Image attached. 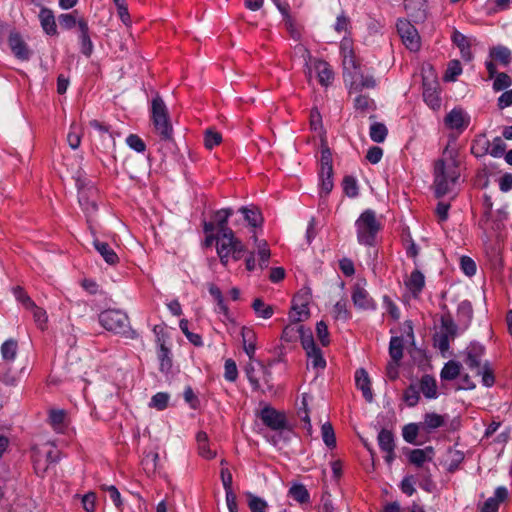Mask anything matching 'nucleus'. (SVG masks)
Returning <instances> with one entry per match:
<instances>
[{
	"mask_svg": "<svg viewBox=\"0 0 512 512\" xmlns=\"http://www.w3.org/2000/svg\"><path fill=\"white\" fill-rule=\"evenodd\" d=\"M126 142L128 146L136 152H144L146 145L144 141L136 134H131L127 137Z\"/></svg>",
	"mask_w": 512,
	"mask_h": 512,
	"instance_id": "nucleus-64",
	"label": "nucleus"
},
{
	"mask_svg": "<svg viewBox=\"0 0 512 512\" xmlns=\"http://www.w3.org/2000/svg\"><path fill=\"white\" fill-rule=\"evenodd\" d=\"M444 122L450 129L463 130L467 126L464 112L461 109L451 110L445 117Z\"/></svg>",
	"mask_w": 512,
	"mask_h": 512,
	"instance_id": "nucleus-22",
	"label": "nucleus"
},
{
	"mask_svg": "<svg viewBox=\"0 0 512 512\" xmlns=\"http://www.w3.org/2000/svg\"><path fill=\"white\" fill-rule=\"evenodd\" d=\"M93 245L107 264L116 265L119 262L118 255L108 243L95 239Z\"/></svg>",
	"mask_w": 512,
	"mask_h": 512,
	"instance_id": "nucleus-21",
	"label": "nucleus"
},
{
	"mask_svg": "<svg viewBox=\"0 0 512 512\" xmlns=\"http://www.w3.org/2000/svg\"><path fill=\"white\" fill-rule=\"evenodd\" d=\"M38 17L41 27L47 35L54 36L58 34L55 16L51 9L42 7Z\"/></svg>",
	"mask_w": 512,
	"mask_h": 512,
	"instance_id": "nucleus-13",
	"label": "nucleus"
},
{
	"mask_svg": "<svg viewBox=\"0 0 512 512\" xmlns=\"http://www.w3.org/2000/svg\"><path fill=\"white\" fill-rule=\"evenodd\" d=\"M159 349L157 357L160 363V371L163 373H169L172 368V355L170 349L166 346L165 340L158 337Z\"/></svg>",
	"mask_w": 512,
	"mask_h": 512,
	"instance_id": "nucleus-19",
	"label": "nucleus"
},
{
	"mask_svg": "<svg viewBox=\"0 0 512 512\" xmlns=\"http://www.w3.org/2000/svg\"><path fill=\"white\" fill-rule=\"evenodd\" d=\"M426 0H404V7L409 16L417 19L424 17Z\"/></svg>",
	"mask_w": 512,
	"mask_h": 512,
	"instance_id": "nucleus-30",
	"label": "nucleus"
},
{
	"mask_svg": "<svg viewBox=\"0 0 512 512\" xmlns=\"http://www.w3.org/2000/svg\"><path fill=\"white\" fill-rule=\"evenodd\" d=\"M418 388L428 399H434L438 395L436 380L429 374H425L421 377Z\"/></svg>",
	"mask_w": 512,
	"mask_h": 512,
	"instance_id": "nucleus-23",
	"label": "nucleus"
},
{
	"mask_svg": "<svg viewBox=\"0 0 512 512\" xmlns=\"http://www.w3.org/2000/svg\"><path fill=\"white\" fill-rule=\"evenodd\" d=\"M489 56L492 60L498 62L504 67L509 66L512 61L511 50L503 45H496L491 47L489 50Z\"/></svg>",
	"mask_w": 512,
	"mask_h": 512,
	"instance_id": "nucleus-20",
	"label": "nucleus"
},
{
	"mask_svg": "<svg viewBox=\"0 0 512 512\" xmlns=\"http://www.w3.org/2000/svg\"><path fill=\"white\" fill-rule=\"evenodd\" d=\"M18 344L16 340L8 339L1 346V355L5 361H13L16 358Z\"/></svg>",
	"mask_w": 512,
	"mask_h": 512,
	"instance_id": "nucleus-41",
	"label": "nucleus"
},
{
	"mask_svg": "<svg viewBox=\"0 0 512 512\" xmlns=\"http://www.w3.org/2000/svg\"><path fill=\"white\" fill-rule=\"evenodd\" d=\"M389 354L394 362H400L403 357V340L401 337H392L389 343Z\"/></svg>",
	"mask_w": 512,
	"mask_h": 512,
	"instance_id": "nucleus-38",
	"label": "nucleus"
},
{
	"mask_svg": "<svg viewBox=\"0 0 512 512\" xmlns=\"http://www.w3.org/2000/svg\"><path fill=\"white\" fill-rule=\"evenodd\" d=\"M273 3L277 6L281 14L283 15L285 26L294 40L301 38V29L296 24L295 19L289 13V5L282 0H273Z\"/></svg>",
	"mask_w": 512,
	"mask_h": 512,
	"instance_id": "nucleus-11",
	"label": "nucleus"
},
{
	"mask_svg": "<svg viewBox=\"0 0 512 512\" xmlns=\"http://www.w3.org/2000/svg\"><path fill=\"white\" fill-rule=\"evenodd\" d=\"M252 308L258 317L264 319L271 318L274 312L273 307L271 305H266L260 298H256L253 301Z\"/></svg>",
	"mask_w": 512,
	"mask_h": 512,
	"instance_id": "nucleus-43",
	"label": "nucleus"
},
{
	"mask_svg": "<svg viewBox=\"0 0 512 512\" xmlns=\"http://www.w3.org/2000/svg\"><path fill=\"white\" fill-rule=\"evenodd\" d=\"M397 31L403 44L410 51H417L420 48L418 31L408 20H399L397 22Z\"/></svg>",
	"mask_w": 512,
	"mask_h": 512,
	"instance_id": "nucleus-8",
	"label": "nucleus"
},
{
	"mask_svg": "<svg viewBox=\"0 0 512 512\" xmlns=\"http://www.w3.org/2000/svg\"><path fill=\"white\" fill-rule=\"evenodd\" d=\"M222 141V136L220 133L215 132L211 129H207L204 135V145L207 149H212L215 146L219 145Z\"/></svg>",
	"mask_w": 512,
	"mask_h": 512,
	"instance_id": "nucleus-57",
	"label": "nucleus"
},
{
	"mask_svg": "<svg viewBox=\"0 0 512 512\" xmlns=\"http://www.w3.org/2000/svg\"><path fill=\"white\" fill-rule=\"evenodd\" d=\"M352 300L354 305L360 309L367 310L374 308L373 299L369 296L368 292L359 284H356L354 286Z\"/></svg>",
	"mask_w": 512,
	"mask_h": 512,
	"instance_id": "nucleus-18",
	"label": "nucleus"
},
{
	"mask_svg": "<svg viewBox=\"0 0 512 512\" xmlns=\"http://www.w3.org/2000/svg\"><path fill=\"white\" fill-rule=\"evenodd\" d=\"M432 454V447H426L425 449H414L409 454V461L417 467H421L427 459L431 460Z\"/></svg>",
	"mask_w": 512,
	"mask_h": 512,
	"instance_id": "nucleus-32",
	"label": "nucleus"
},
{
	"mask_svg": "<svg viewBox=\"0 0 512 512\" xmlns=\"http://www.w3.org/2000/svg\"><path fill=\"white\" fill-rule=\"evenodd\" d=\"M462 72L461 64L458 60H452L449 62L447 70L444 74L445 81H455L457 76Z\"/></svg>",
	"mask_w": 512,
	"mask_h": 512,
	"instance_id": "nucleus-55",
	"label": "nucleus"
},
{
	"mask_svg": "<svg viewBox=\"0 0 512 512\" xmlns=\"http://www.w3.org/2000/svg\"><path fill=\"white\" fill-rule=\"evenodd\" d=\"M355 381L358 389L362 391L363 397L367 402L373 401V393L370 387V379L364 368L356 370Z\"/></svg>",
	"mask_w": 512,
	"mask_h": 512,
	"instance_id": "nucleus-17",
	"label": "nucleus"
},
{
	"mask_svg": "<svg viewBox=\"0 0 512 512\" xmlns=\"http://www.w3.org/2000/svg\"><path fill=\"white\" fill-rule=\"evenodd\" d=\"M405 285L413 296L416 297L424 288L425 277L419 270H415L411 273L408 280L405 281Z\"/></svg>",
	"mask_w": 512,
	"mask_h": 512,
	"instance_id": "nucleus-27",
	"label": "nucleus"
},
{
	"mask_svg": "<svg viewBox=\"0 0 512 512\" xmlns=\"http://www.w3.org/2000/svg\"><path fill=\"white\" fill-rule=\"evenodd\" d=\"M66 412L62 409H52L49 412V423L55 430H62Z\"/></svg>",
	"mask_w": 512,
	"mask_h": 512,
	"instance_id": "nucleus-45",
	"label": "nucleus"
},
{
	"mask_svg": "<svg viewBox=\"0 0 512 512\" xmlns=\"http://www.w3.org/2000/svg\"><path fill=\"white\" fill-rule=\"evenodd\" d=\"M260 419L263 424L274 431L290 430L284 412L278 411L271 406L264 407L260 412Z\"/></svg>",
	"mask_w": 512,
	"mask_h": 512,
	"instance_id": "nucleus-7",
	"label": "nucleus"
},
{
	"mask_svg": "<svg viewBox=\"0 0 512 512\" xmlns=\"http://www.w3.org/2000/svg\"><path fill=\"white\" fill-rule=\"evenodd\" d=\"M289 495L299 503H306L309 501V492L302 484H295L289 489Z\"/></svg>",
	"mask_w": 512,
	"mask_h": 512,
	"instance_id": "nucleus-48",
	"label": "nucleus"
},
{
	"mask_svg": "<svg viewBox=\"0 0 512 512\" xmlns=\"http://www.w3.org/2000/svg\"><path fill=\"white\" fill-rule=\"evenodd\" d=\"M370 138L376 143H382L385 141L388 130L383 123L375 122L370 126Z\"/></svg>",
	"mask_w": 512,
	"mask_h": 512,
	"instance_id": "nucleus-39",
	"label": "nucleus"
},
{
	"mask_svg": "<svg viewBox=\"0 0 512 512\" xmlns=\"http://www.w3.org/2000/svg\"><path fill=\"white\" fill-rule=\"evenodd\" d=\"M320 165L321 174L333 173L332 153L328 147H324L321 151Z\"/></svg>",
	"mask_w": 512,
	"mask_h": 512,
	"instance_id": "nucleus-50",
	"label": "nucleus"
},
{
	"mask_svg": "<svg viewBox=\"0 0 512 512\" xmlns=\"http://www.w3.org/2000/svg\"><path fill=\"white\" fill-rule=\"evenodd\" d=\"M32 461L35 473L39 477H44L49 468V463L47 462V459L44 458V454H42L41 449L33 448Z\"/></svg>",
	"mask_w": 512,
	"mask_h": 512,
	"instance_id": "nucleus-29",
	"label": "nucleus"
},
{
	"mask_svg": "<svg viewBox=\"0 0 512 512\" xmlns=\"http://www.w3.org/2000/svg\"><path fill=\"white\" fill-rule=\"evenodd\" d=\"M354 108L356 111L365 114L376 109L375 102L368 95L360 94L354 99Z\"/></svg>",
	"mask_w": 512,
	"mask_h": 512,
	"instance_id": "nucleus-34",
	"label": "nucleus"
},
{
	"mask_svg": "<svg viewBox=\"0 0 512 512\" xmlns=\"http://www.w3.org/2000/svg\"><path fill=\"white\" fill-rule=\"evenodd\" d=\"M506 144L501 137L494 138L493 142L490 143L489 154L493 157H501L504 155Z\"/></svg>",
	"mask_w": 512,
	"mask_h": 512,
	"instance_id": "nucleus-60",
	"label": "nucleus"
},
{
	"mask_svg": "<svg viewBox=\"0 0 512 512\" xmlns=\"http://www.w3.org/2000/svg\"><path fill=\"white\" fill-rule=\"evenodd\" d=\"M378 444L383 452H390L395 449L394 435L387 429H382L378 434Z\"/></svg>",
	"mask_w": 512,
	"mask_h": 512,
	"instance_id": "nucleus-36",
	"label": "nucleus"
},
{
	"mask_svg": "<svg viewBox=\"0 0 512 512\" xmlns=\"http://www.w3.org/2000/svg\"><path fill=\"white\" fill-rule=\"evenodd\" d=\"M78 28L80 32L79 39L81 44V52L86 57H90L93 52V43L89 35L88 23L84 18H79Z\"/></svg>",
	"mask_w": 512,
	"mask_h": 512,
	"instance_id": "nucleus-14",
	"label": "nucleus"
},
{
	"mask_svg": "<svg viewBox=\"0 0 512 512\" xmlns=\"http://www.w3.org/2000/svg\"><path fill=\"white\" fill-rule=\"evenodd\" d=\"M307 357L311 361L313 368L315 369H324L326 366V361L323 358L322 351L319 347H315L314 349H310L306 351Z\"/></svg>",
	"mask_w": 512,
	"mask_h": 512,
	"instance_id": "nucleus-46",
	"label": "nucleus"
},
{
	"mask_svg": "<svg viewBox=\"0 0 512 512\" xmlns=\"http://www.w3.org/2000/svg\"><path fill=\"white\" fill-rule=\"evenodd\" d=\"M27 309L31 310L33 312V318H34L35 323L37 324V326L40 329L43 330L45 328V324L47 322L46 311L44 309L38 307L35 303H34V307H28Z\"/></svg>",
	"mask_w": 512,
	"mask_h": 512,
	"instance_id": "nucleus-58",
	"label": "nucleus"
},
{
	"mask_svg": "<svg viewBox=\"0 0 512 512\" xmlns=\"http://www.w3.org/2000/svg\"><path fill=\"white\" fill-rule=\"evenodd\" d=\"M209 292L214 297L215 301L217 302L219 311L227 316L229 313V309H228L227 305L225 304L221 290L216 285L210 284Z\"/></svg>",
	"mask_w": 512,
	"mask_h": 512,
	"instance_id": "nucleus-53",
	"label": "nucleus"
},
{
	"mask_svg": "<svg viewBox=\"0 0 512 512\" xmlns=\"http://www.w3.org/2000/svg\"><path fill=\"white\" fill-rule=\"evenodd\" d=\"M78 14L77 10H74L71 13L61 14L58 17L59 24L63 29L71 30L76 25H78V20L76 15Z\"/></svg>",
	"mask_w": 512,
	"mask_h": 512,
	"instance_id": "nucleus-51",
	"label": "nucleus"
},
{
	"mask_svg": "<svg viewBox=\"0 0 512 512\" xmlns=\"http://www.w3.org/2000/svg\"><path fill=\"white\" fill-rule=\"evenodd\" d=\"M321 434L323 442L328 448L333 449L336 447L335 432L332 425L329 422L324 423L322 425Z\"/></svg>",
	"mask_w": 512,
	"mask_h": 512,
	"instance_id": "nucleus-47",
	"label": "nucleus"
},
{
	"mask_svg": "<svg viewBox=\"0 0 512 512\" xmlns=\"http://www.w3.org/2000/svg\"><path fill=\"white\" fill-rule=\"evenodd\" d=\"M448 153V148L444 154ZM455 151L449 152V159H438L434 164V189L435 196L441 198L451 192L460 178L459 163Z\"/></svg>",
	"mask_w": 512,
	"mask_h": 512,
	"instance_id": "nucleus-1",
	"label": "nucleus"
},
{
	"mask_svg": "<svg viewBox=\"0 0 512 512\" xmlns=\"http://www.w3.org/2000/svg\"><path fill=\"white\" fill-rule=\"evenodd\" d=\"M308 293H305V297L297 294L293 299V305L291 311L289 312V319L291 322H295L300 324V322L305 321L309 318L310 312L307 307L308 305Z\"/></svg>",
	"mask_w": 512,
	"mask_h": 512,
	"instance_id": "nucleus-9",
	"label": "nucleus"
},
{
	"mask_svg": "<svg viewBox=\"0 0 512 512\" xmlns=\"http://www.w3.org/2000/svg\"><path fill=\"white\" fill-rule=\"evenodd\" d=\"M247 497H248V506H249L251 512H266L268 504L264 499H262L258 496H255L252 493H247Z\"/></svg>",
	"mask_w": 512,
	"mask_h": 512,
	"instance_id": "nucleus-52",
	"label": "nucleus"
},
{
	"mask_svg": "<svg viewBox=\"0 0 512 512\" xmlns=\"http://www.w3.org/2000/svg\"><path fill=\"white\" fill-rule=\"evenodd\" d=\"M241 213H243L245 220L252 226V227H258L261 225L263 218L258 211V209L253 208L249 209L247 207H241L239 209Z\"/></svg>",
	"mask_w": 512,
	"mask_h": 512,
	"instance_id": "nucleus-42",
	"label": "nucleus"
},
{
	"mask_svg": "<svg viewBox=\"0 0 512 512\" xmlns=\"http://www.w3.org/2000/svg\"><path fill=\"white\" fill-rule=\"evenodd\" d=\"M258 255H259V266L263 269V268H266L268 266V261H269V258H270V249L268 248V245H267V242L262 240V242H260L258 244Z\"/></svg>",
	"mask_w": 512,
	"mask_h": 512,
	"instance_id": "nucleus-59",
	"label": "nucleus"
},
{
	"mask_svg": "<svg viewBox=\"0 0 512 512\" xmlns=\"http://www.w3.org/2000/svg\"><path fill=\"white\" fill-rule=\"evenodd\" d=\"M9 46L14 55L20 60H28L30 57V51L27 44L22 39L19 33H11L9 36Z\"/></svg>",
	"mask_w": 512,
	"mask_h": 512,
	"instance_id": "nucleus-12",
	"label": "nucleus"
},
{
	"mask_svg": "<svg viewBox=\"0 0 512 512\" xmlns=\"http://www.w3.org/2000/svg\"><path fill=\"white\" fill-rule=\"evenodd\" d=\"M453 42L460 49L461 56L464 60L470 61L473 57L470 43L465 35L460 33L459 31H454L452 36Z\"/></svg>",
	"mask_w": 512,
	"mask_h": 512,
	"instance_id": "nucleus-28",
	"label": "nucleus"
},
{
	"mask_svg": "<svg viewBox=\"0 0 512 512\" xmlns=\"http://www.w3.org/2000/svg\"><path fill=\"white\" fill-rule=\"evenodd\" d=\"M493 79L492 87L495 92L504 91L512 85V78L505 72H499Z\"/></svg>",
	"mask_w": 512,
	"mask_h": 512,
	"instance_id": "nucleus-44",
	"label": "nucleus"
},
{
	"mask_svg": "<svg viewBox=\"0 0 512 512\" xmlns=\"http://www.w3.org/2000/svg\"><path fill=\"white\" fill-rule=\"evenodd\" d=\"M403 400L409 407H414L420 400V391L418 385L411 383L403 393Z\"/></svg>",
	"mask_w": 512,
	"mask_h": 512,
	"instance_id": "nucleus-37",
	"label": "nucleus"
},
{
	"mask_svg": "<svg viewBox=\"0 0 512 512\" xmlns=\"http://www.w3.org/2000/svg\"><path fill=\"white\" fill-rule=\"evenodd\" d=\"M196 440L200 456L205 459H213L216 453L209 448L208 435L205 432L200 431L196 435Z\"/></svg>",
	"mask_w": 512,
	"mask_h": 512,
	"instance_id": "nucleus-33",
	"label": "nucleus"
},
{
	"mask_svg": "<svg viewBox=\"0 0 512 512\" xmlns=\"http://www.w3.org/2000/svg\"><path fill=\"white\" fill-rule=\"evenodd\" d=\"M457 334V325L449 313L441 316L440 331L436 335L437 346L441 352L449 349L450 340H453Z\"/></svg>",
	"mask_w": 512,
	"mask_h": 512,
	"instance_id": "nucleus-6",
	"label": "nucleus"
},
{
	"mask_svg": "<svg viewBox=\"0 0 512 512\" xmlns=\"http://www.w3.org/2000/svg\"><path fill=\"white\" fill-rule=\"evenodd\" d=\"M303 332V325L291 322L283 329L281 339L285 342H294L298 339L299 333Z\"/></svg>",
	"mask_w": 512,
	"mask_h": 512,
	"instance_id": "nucleus-35",
	"label": "nucleus"
},
{
	"mask_svg": "<svg viewBox=\"0 0 512 512\" xmlns=\"http://www.w3.org/2000/svg\"><path fill=\"white\" fill-rule=\"evenodd\" d=\"M298 338H300L302 347L305 351H308L310 349H314L315 347H317L315 344L313 335H312V331L309 328L305 329L303 327V332L299 333Z\"/></svg>",
	"mask_w": 512,
	"mask_h": 512,
	"instance_id": "nucleus-61",
	"label": "nucleus"
},
{
	"mask_svg": "<svg viewBox=\"0 0 512 512\" xmlns=\"http://www.w3.org/2000/svg\"><path fill=\"white\" fill-rule=\"evenodd\" d=\"M99 322L103 328L115 334L127 336L131 332L129 318L121 310L108 309L101 312Z\"/></svg>",
	"mask_w": 512,
	"mask_h": 512,
	"instance_id": "nucleus-5",
	"label": "nucleus"
},
{
	"mask_svg": "<svg viewBox=\"0 0 512 512\" xmlns=\"http://www.w3.org/2000/svg\"><path fill=\"white\" fill-rule=\"evenodd\" d=\"M232 213L233 210L231 208L220 209L214 213L213 218L216 221L218 234L228 233V235H231L233 230L228 226V219Z\"/></svg>",
	"mask_w": 512,
	"mask_h": 512,
	"instance_id": "nucleus-24",
	"label": "nucleus"
},
{
	"mask_svg": "<svg viewBox=\"0 0 512 512\" xmlns=\"http://www.w3.org/2000/svg\"><path fill=\"white\" fill-rule=\"evenodd\" d=\"M314 68L317 71L320 84L328 86L333 80V72L329 64L323 60L315 59Z\"/></svg>",
	"mask_w": 512,
	"mask_h": 512,
	"instance_id": "nucleus-25",
	"label": "nucleus"
},
{
	"mask_svg": "<svg viewBox=\"0 0 512 512\" xmlns=\"http://www.w3.org/2000/svg\"><path fill=\"white\" fill-rule=\"evenodd\" d=\"M423 97L425 102L433 109L440 107V99L435 90L431 88H425L423 91Z\"/></svg>",
	"mask_w": 512,
	"mask_h": 512,
	"instance_id": "nucleus-63",
	"label": "nucleus"
},
{
	"mask_svg": "<svg viewBox=\"0 0 512 512\" xmlns=\"http://www.w3.org/2000/svg\"><path fill=\"white\" fill-rule=\"evenodd\" d=\"M352 81L350 84V90L355 92H360L364 88H374L376 86V80L373 76L364 75L359 70L357 72L351 73Z\"/></svg>",
	"mask_w": 512,
	"mask_h": 512,
	"instance_id": "nucleus-16",
	"label": "nucleus"
},
{
	"mask_svg": "<svg viewBox=\"0 0 512 512\" xmlns=\"http://www.w3.org/2000/svg\"><path fill=\"white\" fill-rule=\"evenodd\" d=\"M357 228V239L360 244L373 246L376 235L381 229L380 222L376 219L373 210H365L355 222Z\"/></svg>",
	"mask_w": 512,
	"mask_h": 512,
	"instance_id": "nucleus-4",
	"label": "nucleus"
},
{
	"mask_svg": "<svg viewBox=\"0 0 512 512\" xmlns=\"http://www.w3.org/2000/svg\"><path fill=\"white\" fill-rule=\"evenodd\" d=\"M462 365L461 363L450 360L445 363L444 367L440 372V377L442 380L451 381L456 379L461 372Z\"/></svg>",
	"mask_w": 512,
	"mask_h": 512,
	"instance_id": "nucleus-31",
	"label": "nucleus"
},
{
	"mask_svg": "<svg viewBox=\"0 0 512 512\" xmlns=\"http://www.w3.org/2000/svg\"><path fill=\"white\" fill-rule=\"evenodd\" d=\"M490 141L485 138V136H481L473 141L471 147V153L476 157H482L486 154H489Z\"/></svg>",
	"mask_w": 512,
	"mask_h": 512,
	"instance_id": "nucleus-40",
	"label": "nucleus"
},
{
	"mask_svg": "<svg viewBox=\"0 0 512 512\" xmlns=\"http://www.w3.org/2000/svg\"><path fill=\"white\" fill-rule=\"evenodd\" d=\"M151 119L154 129L161 140L171 141L173 139V127L168 108L159 95H156L152 100Z\"/></svg>",
	"mask_w": 512,
	"mask_h": 512,
	"instance_id": "nucleus-3",
	"label": "nucleus"
},
{
	"mask_svg": "<svg viewBox=\"0 0 512 512\" xmlns=\"http://www.w3.org/2000/svg\"><path fill=\"white\" fill-rule=\"evenodd\" d=\"M344 193L348 197H356L358 195V186L353 176H345L342 182Z\"/></svg>",
	"mask_w": 512,
	"mask_h": 512,
	"instance_id": "nucleus-56",
	"label": "nucleus"
},
{
	"mask_svg": "<svg viewBox=\"0 0 512 512\" xmlns=\"http://www.w3.org/2000/svg\"><path fill=\"white\" fill-rule=\"evenodd\" d=\"M445 424L444 416L431 412L424 415V421L421 422L422 431L431 433L433 430L442 427Z\"/></svg>",
	"mask_w": 512,
	"mask_h": 512,
	"instance_id": "nucleus-26",
	"label": "nucleus"
},
{
	"mask_svg": "<svg viewBox=\"0 0 512 512\" xmlns=\"http://www.w3.org/2000/svg\"><path fill=\"white\" fill-rule=\"evenodd\" d=\"M485 353V347L479 343H471L465 350V364L471 369L476 370V375L481 376L482 384L491 387L495 383L493 369L489 362L481 366V358Z\"/></svg>",
	"mask_w": 512,
	"mask_h": 512,
	"instance_id": "nucleus-2",
	"label": "nucleus"
},
{
	"mask_svg": "<svg viewBox=\"0 0 512 512\" xmlns=\"http://www.w3.org/2000/svg\"><path fill=\"white\" fill-rule=\"evenodd\" d=\"M333 312H334V317L339 320L346 321L351 317L350 312L347 309L346 301H344V300L338 301L334 305Z\"/></svg>",
	"mask_w": 512,
	"mask_h": 512,
	"instance_id": "nucleus-62",
	"label": "nucleus"
},
{
	"mask_svg": "<svg viewBox=\"0 0 512 512\" xmlns=\"http://www.w3.org/2000/svg\"><path fill=\"white\" fill-rule=\"evenodd\" d=\"M168 402L169 394L165 392H158L151 398L149 406L161 411L167 408Z\"/></svg>",
	"mask_w": 512,
	"mask_h": 512,
	"instance_id": "nucleus-54",
	"label": "nucleus"
},
{
	"mask_svg": "<svg viewBox=\"0 0 512 512\" xmlns=\"http://www.w3.org/2000/svg\"><path fill=\"white\" fill-rule=\"evenodd\" d=\"M420 430H422L421 423H410L405 425L402 432L404 440L410 444H415Z\"/></svg>",
	"mask_w": 512,
	"mask_h": 512,
	"instance_id": "nucleus-49",
	"label": "nucleus"
},
{
	"mask_svg": "<svg viewBox=\"0 0 512 512\" xmlns=\"http://www.w3.org/2000/svg\"><path fill=\"white\" fill-rule=\"evenodd\" d=\"M508 497V490L504 486H499L495 490L494 497L488 498L482 508L481 512H498L499 504L504 502Z\"/></svg>",
	"mask_w": 512,
	"mask_h": 512,
	"instance_id": "nucleus-15",
	"label": "nucleus"
},
{
	"mask_svg": "<svg viewBox=\"0 0 512 512\" xmlns=\"http://www.w3.org/2000/svg\"><path fill=\"white\" fill-rule=\"evenodd\" d=\"M238 240L234 232H231V235H228V233L217 234V254L224 266L228 264L232 247Z\"/></svg>",
	"mask_w": 512,
	"mask_h": 512,
	"instance_id": "nucleus-10",
	"label": "nucleus"
}]
</instances>
